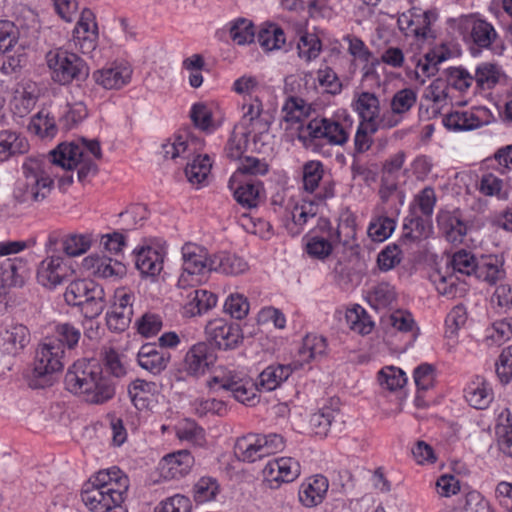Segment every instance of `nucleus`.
Masks as SVG:
<instances>
[{"mask_svg": "<svg viewBox=\"0 0 512 512\" xmlns=\"http://www.w3.org/2000/svg\"><path fill=\"white\" fill-rule=\"evenodd\" d=\"M80 338V330L72 324L57 325L55 336L45 338L36 349L33 367L26 376L28 386L32 389H44L52 386L56 381L57 374L64 367L62 362L64 347L74 349Z\"/></svg>", "mask_w": 512, "mask_h": 512, "instance_id": "f257e3e1", "label": "nucleus"}, {"mask_svg": "<svg viewBox=\"0 0 512 512\" xmlns=\"http://www.w3.org/2000/svg\"><path fill=\"white\" fill-rule=\"evenodd\" d=\"M64 383L68 391L85 394L86 401L92 404H103L112 399L117 386L114 377L90 361H77L69 367Z\"/></svg>", "mask_w": 512, "mask_h": 512, "instance_id": "f03ea898", "label": "nucleus"}, {"mask_svg": "<svg viewBox=\"0 0 512 512\" xmlns=\"http://www.w3.org/2000/svg\"><path fill=\"white\" fill-rule=\"evenodd\" d=\"M23 178L19 179L13 192L19 204L42 202L51 193L54 180L42 168V161L30 158L22 166Z\"/></svg>", "mask_w": 512, "mask_h": 512, "instance_id": "7ed1b4c3", "label": "nucleus"}, {"mask_svg": "<svg viewBox=\"0 0 512 512\" xmlns=\"http://www.w3.org/2000/svg\"><path fill=\"white\" fill-rule=\"evenodd\" d=\"M64 299L69 306L80 308L82 315L87 319L97 318L107 305L103 287L91 279L70 281Z\"/></svg>", "mask_w": 512, "mask_h": 512, "instance_id": "20e7f679", "label": "nucleus"}, {"mask_svg": "<svg viewBox=\"0 0 512 512\" xmlns=\"http://www.w3.org/2000/svg\"><path fill=\"white\" fill-rule=\"evenodd\" d=\"M47 64L52 70L55 82L66 85L73 80H86L89 76V67L77 54L58 49L47 54Z\"/></svg>", "mask_w": 512, "mask_h": 512, "instance_id": "39448f33", "label": "nucleus"}, {"mask_svg": "<svg viewBox=\"0 0 512 512\" xmlns=\"http://www.w3.org/2000/svg\"><path fill=\"white\" fill-rule=\"evenodd\" d=\"M48 156L51 164L66 170H73L81 164L77 173L80 182L84 181L90 173L96 174L98 172L97 165L90 159H84L82 147L74 142L59 144L49 152Z\"/></svg>", "mask_w": 512, "mask_h": 512, "instance_id": "423d86ee", "label": "nucleus"}, {"mask_svg": "<svg viewBox=\"0 0 512 512\" xmlns=\"http://www.w3.org/2000/svg\"><path fill=\"white\" fill-rule=\"evenodd\" d=\"M322 138L327 139L331 145L342 146L347 143L349 133L340 122L330 118L312 119L299 129L298 139L304 144L307 140L312 142Z\"/></svg>", "mask_w": 512, "mask_h": 512, "instance_id": "0eeeda50", "label": "nucleus"}, {"mask_svg": "<svg viewBox=\"0 0 512 512\" xmlns=\"http://www.w3.org/2000/svg\"><path fill=\"white\" fill-rule=\"evenodd\" d=\"M125 479L119 482L120 490L113 491L112 488L102 486V488L85 483L81 492V498L84 504L93 512H107L110 508H116L125 498Z\"/></svg>", "mask_w": 512, "mask_h": 512, "instance_id": "6e6552de", "label": "nucleus"}, {"mask_svg": "<svg viewBox=\"0 0 512 512\" xmlns=\"http://www.w3.org/2000/svg\"><path fill=\"white\" fill-rule=\"evenodd\" d=\"M217 360L215 347L209 342H198L186 352L179 369L180 373L198 378L204 375Z\"/></svg>", "mask_w": 512, "mask_h": 512, "instance_id": "1a4fd4ad", "label": "nucleus"}, {"mask_svg": "<svg viewBox=\"0 0 512 512\" xmlns=\"http://www.w3.org/2000/svg\"><path fill=\"white\" fill-rule=\"evenodd\" d=\"M205 332L209 343H214L215 347L223 350L236 348L243 338L238 324L228 323L223 319L208 322Z\"/></svg>", "mask_w": 512, "mask_h": 512, "instance_id": "9d476101", "label": "nucleus"}, {"mask_svg": "<svg viewBox=\"0 0 512 512\" xmlns=\"http://www.w3.org/2000/svg\"><path fill=\"white\" fill-rule=\"evenodd\" d=\"M74 270L60 256H50L43 260L37 271V281L49 289L69 281Z\"/></svg>", "mask_w": 512, "mask_h": 512, "instance_id": "9b49d317", "label": "nucleus"}, {"mask_svg": "<svg viewBox=\"0 0 512 512\" xmlns=\"http://www.w3.org/2000/svg\"><path fill=\"white\" fill-rule=\"evenodd\" d=\"M194 462L190 450H174L161 458L159 470L167 479L181 478L190 472Z\"/></svg>", "mask_w": 512, "mask_h": 512, "instance_id": "f8f14e48", "label": "nucleus"}, {"mask_svg": "<svg viewBox=\"0 0 512 512\" xmlns=\"http://www.w3.org/2000/svg\"><path fill=\"white\" fill-rule=\"evenodd\" d=\"M215 385H218L219 389L231 391L234 398L243 404L253 406L258 401L253 385L248 386V382L236 376L213 377L209 381V387L213 388Z\"/></svg>", "mask_w": 512, "mask_h": 512, "instance_id": "ddd939ff", "label": "nucleus"}, {"mask_svg": "<svg viewBox=\"0 0 512 512\" xmlns=\"http://www.w3.org/2000/svg\"><path fill=\"white\" fill-rule=\"evenodd\" d=\"M180 296L186 300L184 303L185 314L191 317L207 312L217 303L215 294L193 287L181 291Z\"/></svg>", "mask_w": 512, "mask_h": 512, "instance_id": "4468645a", "label": "nucleus"}, {"mask_svg": "<svg viewBox=\"0 0 512 512\" xmlns=\"http://www.w3.org/2000/svg\"><path fill=\"white\" fill-rule=\"evenodd\" d=\"M84 266L87 269H92L93 274L100 278H122L127 272L126 266L122 262L98 254L86 257Z\"/></svg>", "mask_w": 512, "mask_h": 512, "instance_id": "2eb2a0df", "label": "nucleus"}, {"mask_svg": "<svg viewBox=\"0 0 512 512\" xmlns=\"http://www.w3.org/2000/svg\"><path fill=\"white\" fill-rule=\"evenodd\" d=\"M30 341V334L22 324L12 325L0 334V353L16 356Z\"/></svg>", "mask_w": 512, "mask_h": 512, "instance_id": "dca6fc26", "label": "nucleus"}, {"mask_svg": "<svg viewBox=\"0 0 512 512\" xmlns=\"http://www.w3.org/2000/svg\"><path fill=\"white\" fill-rule=\"evenodd\" d=\"M328 487V480L322 475L309 478L299 488V501L306 507L317 506L324 500Z\"/></svg>", "mask_w": 512, "mask_h": 512, "instance_id": "f3484780", "label": "nucleus"}, {"mask_svg": "<svg viewBox=\"0 0 512 512\" xmlns=\"http://www.w3.org/2000/svg\"><path fill=\"white\" fill-rule=\"evenodd\" d=\"M209 270L236 276L248 270V264L241 257L221 252L209 258Z\"/></svg>", "mask_w": 512, "mask_h": 512, "instance_id": "a211bd4d", "label": "nucleus"}, {"mask_svg": "<svg viewBox=\"0 0 512 512\" xmlns=\"http://www.w3.org/2000/svg\"><path fill=\"white\" fill-rule=\"evenodd\" d=\"M130 77L131 71L119 66L96 70L92 74L94 82L104 89H120L129 82Z\"/></svg>", "mask_w": 512, "mask_h": 512, "instance_id": "6ab92c4d", "label": "nucleus"}, {"mask_svg": "<svg viewBox=\"0 0 512 512\" xmlns=\"http://www.w3.org/2000/svg\"><path fill=\"white\" fill-rule=\"evenodd\" d=\"M135 257V266L143 275L156 276L163 268L161 254L151 247L140 248Z\"/></svg>", "mask_w": 512, "mask_h": 512, "instance_id": "aec40b11", "label": "nucleus"}, {"mask_svg": "<svg viewBox=\"0 0 512 512\" xmlns=\"http://www.w3.org/2000/svg\"><path fill=\"white\" fill-rule=\"evenodd\" d=\"M182 259L183 271L190 275L201 274L205 268L209 269V258L197 245L185 244L182 247Z\"/></svg>", "mask_w": 512, "mask_h": 512, "instance_id": "412c9836", "label": "nucleus"}, {"mask_svg": "<svg viewBox=\"0 0 512 512\" xmlns=\"http://www.w3.org/2000/svg\"><path fill=\"white\" fill-rule=\"evenodd\" d=\"M488 123V121L482 122L477 115L467 111H455L443 118V125L454 131H471Z\"/></svg>", "mask_w": 512, "mask_h": 512, "instance_id": "4be33fe9", "label": "nucleus"}, {"mask_svg": "<svg viewBox=\"0 0 512 512\" xmlns=\"http://www.w3.org/2000/svg\"><path fill=\"white\" fill-rule=\"evenodd\" d=\"M28 149L25 138L14 131H0V161L8 160L16 154H23Z\"/></svg>", "mask_w": 512, "mask_h": 512, "instance_id": "5701e85b", "label": "nucleus"}, {"mask_svg": "<svg viewBox=\"0 0 512 512\" xmlns=\"http://www.w3.org/2000/svg\"><path fill=\"white\" fill-rule=\"evenodd\" d=\"M496 36V31L490 23L484 20L476 21L472 27L471 37L477 47L470 48L471 54L477 56L480 53V49L488 48Z\"/></svg>", "mask_w": 512, "mask_h": 512, "instance_id": "b1692460", "label": "nucleus"}, {"mask_svg": "<svg viewBox=\"0 0 512 512\" xmlns=\"http://www.w3.org/2000/svg\"><path fill=\"white\" fill-rule=\"evenodd\" d=\"M475 267L476 272L474 278L485 281L490 285L496 284L498 280H501L505 276V271L499 266L496 257H481L479 264Z\"/></svg>", "mask_w": 512, "mask_h": 512, "instance_id": "393cba45", "label": "nucleus"}, {"mask_svg": "<svg viewBox=\"0 0 512 512\" xmlns=\"http://www.w3.org/2000/svg\"><path fill=\"white\" fill-rule=\"evenodd\" d=\"M261 188L262 182L248 181L239 184L237 188L233 187V196L237 203L240 204L243 208H255L258 205V199Z\"/></svg>", "mask_w": 512, "mask_h": 512, "instance_id": "a878e982", "label": "nucleus"}, {"mask_svg": "<svg viewBox=\"0 0 512 512\" xmlns=\"http://www.w3.org/2000/svg\"><path fill=\"white\" fill-rule=\"evenodd\" d=\"M292 373L290 365L269 366L259 375V385L267 391L276 389L281 382L288 379Z\"/></svg>", "mask_w": 512, "mask_h": 512, "instance_id": "bb28decb", "label": "nucleus"}, {"mask_svg": "<svg viewBox=\"0 0 512 512\" xmlns=\"http://www.w3.org/2000/svg\"><path fill=\"white\" fill-rule=\"evenodd\" d=\"M257 40L266 51L280 49L286 41L284 31L275 24L261 28L257 34Z\"/></svg>", "mask_w": 512, "mask_h": 512, "instance_id": "cd10ccee", "label": "nucleus"}, {"mask_svg": "<svg viewBox=\"0 0 512 512\" xmlns=\"http://www.w3.org/2000/svg\"><path fill=\"white\" fill-rule=\"evenodd\" d=\"M370 305L376 310L389 308L396 301V292L388 283H380L368 295Z\"/></svg>", "mask_w": 512, "mask_h": 512, "instance_id": "c85d7f7f", "label": "nucleus"}, {"mask_svg": "<svg viewBox=\"0 0 512 512\" xmlns=\"http://www.w3.org/2000/svg\"><path fill=\"white\" fill-rule=\"evenodd\" d=\"M212 163L208 155H198L185 168V175L192 184H201L210 173Z\"/></svg>", "mask_w": 512, "mask_h": 512, "instance_id": "c756f323", "label": "nucleus"}, {"mask_svg": "<svg viewBox=\"0 0 512 512\" xmlns=\"http://www.w3.org/2000/svg\"><path fill=\"white\" fill-rule=\"evenodd\" d=\"M221 488L216 478L210 476L201 477L194 485V500L197 503H205L216 499Z\"/></svg>", "mask_w": 512, "mask_h": 512, "instance_id": "7c9ffc66", "label": "nucleus"}, {"mask_svg": "<svg viewBox=\"0 0 512 512\" xmlns=\"http://www.w3.org/2000/svg\"><path fill=\"white\" fill-rule=\"evenodd\" d=\"M270 471L274 472L277 470L278 475L274 478V481L278 482H291L297 478L300 474V465L292 457H282L277 459L274 463L269 464Z\"/></svg>", "mask_w": 512, "mask_h": 512, "instance_id": "2f4dec72", "label": "nucleus"}, {"mask_svg": "<svg viewBox=\"0 0 512 512\" xmlns=\"http://www.w3.org/2000/svg\"><path fill=\"white\" fill-rule=\"evenodd\" d=\"M356 110L363 121H372L379 118L380 102L374 93L362 92L356 101Z\"/></svg>", "mask_w": 512, "mask_h": 512, "instance_id": "473e14b6", "label": "nucleus"}, {"mask_svg": "<svg viewBox=\"0 0 512 512\" xmlns=\"http://www.w3.org/2000/svg\"><path fill=\"white\" fill-rule=\"evenodd\" d=\"M324 176V167L320 161L310 160L302 167L303 188L306 192L313 193Z\"/></svg>", "mask_w": 512, "mask_h": 512, "instance_id": "72a5a7b5", "label": "nucleus"}, {"mask_svg": "<svg viewBox=\"0 0 512 512\" xmlns=\"http://www.w3.org/2000/svg\"><path fill=\"white\" fill-rule=\"evenodd\" d=\"M479 260L471 252L461 249L453 254L450 265L453 272L474 277L476 272V267L474 266L479 264Z\"/></svg>", "mask_w": 512, "mask_h": 512, "instance_id": "f704fd0d", "label": "nucleus"}, {"mask_svg": "<svg viewBox=\"0 0 512 512\" xmlns=\"http://www.w3.org/2000/svg\"><path fill=\"white\" fill-rule=\"evenodd\" d=\"M269 171V165L261 159L256 157L247 156L245 157L241 165L237 168L235 174L230 178L228 187L233 189V185L236 182L239 174L243 175H265Z\"/></svg>", "mask_w": 512, "mask_h": 512, "instance_id": "c9c22d12", "label": "nucleus"}, {"mask_svg": "<svg viewBox=\"0 0 512 512\" xmlns=\"http://www.w3.org/2000/svg\"><path fill=\"white\" fill-rule=\"evenodd\" d=\"M378 381L380 385L386 389L395 391L406 384L407 377L402 369L394 366H387L378 372Z\"/></svg>", "mask_w": 512, "mask_h": 512, "instance_id": "e433bc0d", "label": "nucleus"}, {"mask_svg": "<svg viewBox=\"0 0 512 512\" xmlns=\"http://www.w3.org/2000/svg\"><path fill=\"white\" fill-rule=\"evenodd\" d=\"M465 397L470 406L485 409L492 401V393L487 389L485 381L473 383L465 390Z\"/></svg>", "mask_w": 512, "mask_h": 512, "instance_id": "4c0bfd02", "label": "nucleus"}, {"mask_svg": "<svg viewBox=\"0 0 512 512\" xmlns=\"http://www.w3.org/2000/svg\"><path fill=\"white\" fill-rule=\"evenodd\" d=\"M338 414L339 411L327 407L312 414L309 420L311 432L318 436H326L335 415Z\"/></svg>", "mask_w": 512, "mask_h": 512, "instance_id": "58836bf2", "label": "nucleus"}, {"mask_svg": "<svg viewBox=\"0 0 512 512\" xmlns=\"http://www.w3.org/2000/svg\"><path fill=\"white\" fill-rule=\"evenodd\" d=\"M230 37L238 45L251 43L255 36L253 23L245 18H238L231 23Z\"/></svg>", "mask_w": 512, "mask_h": 512, "instance_id": "ea45409f", "label": "nucleus"}, {"mask_svg": "<svg viewBox=\"0 0 512 512\" xmlns=\"http://www.w3.org/2000/svg\"><path fill=\"white\" fill-rule=\"evenodd\" d=\"M88 116V109L84 102L79 101L69 105V109L59 118V125L63 130H71Z\"/></svg>", "mask_w": 512, "mask_h": 512, "instance_id": "a19ab883", "label": "nucleus"}, {"mask_svg": "<svg viewBox=\"0 0 512 512\" xmlns=\"http://www.w3.org/2000/svg\"><path fill=\"white\" fill-rule=\"evenodd\" d=\"M2 54L6 57L0 68L4 74L16 73L27 64V54L22 44L16 46L11 53Z\"/></svg>", "mask_w": 512, "mask_h": 512, "instance_id": "79ce46f5", "label": "nucleus"}, {"mask_svg": "<svg viewBox=\"0 0 512 512\" xmlns=\"http://www.w3.org/2000/svg\"><path fill=\"white\" fill-rule=\"evenodd\" d=\"M19 31L14 23L4 20L0 21V54L11 53L13 49L20 45Z\"/></svg>", "mask_w": 512, "mask_h": 512, "instance_id": "37998d69", "label": "nucleus"}, {"mask_svg": "<svg viewBox=\"0 0 512 512\" xmlns=\"http://www.w3.org/2000/svg\"><path fill=\"white\" fill-rule=\"evenodd\" d=\"M395 229V221L388 216H380L371 222L368 227V235L373 241L383 242Z\"/></svg>", "mask_w": 512, "mask_h": 512, "instance_id": "c03bdc74", "label": "nucleus"}, {"mask_svg": "<svg viewBox=\"0 0 512 512\" xmlns=\"http://www.w3.org/2000/svg\"><path fill=\"white\" fill-rule=\"evenodd\" d=\"M132 315V307H115L113 311L107 313V326L112 331L122 332L129 326Z\"/></svg>", "mask_w": 512, "mask_h": 512, "instance_id": "a18cd8bd", "label": "nucleus"}, {"mask_svg": "<svg viewBox=\"0 0 512 512\" xmlns=\"http://www.w3.org/2000/svg\"><path fill=\"white\" fill-rule=\"evenodd\" d=\"M327 344L326 339L322 336L307 335L303 339L302 347L299 350L300 355L306 356V360L316 359L318 356L325 354Z\"/></svg>", "mask_w": 512, "mask_h": 512, "instance_id": "49530a36", "label": "nucleus"}, {"mask_svg": "<svg viewBox=\"0 0 512 512\" xmlns=\"http://www.w3.org/2000/svg\"><path fill=\"white\" fill-rule=\"evenodd\" d=\"M416 100L417 95L410 88H405L396 92L391 100L392 113L397 115L406 113L413 107Z\"/></svg>", "mask_w": 512, "mask_h": 512, "instance_id": "de8ad7c7", "label": "nucleus"}, {"mask_svg": "<svg viewBox=\"0 0 512 512\" xmlns=\"http://www.w3.org/2000/svg\"><path fill=\"white\" fill-rule=\"evenodd\" d=\"M321 51V41L315 34H305L298 43V55L311 61L318 57Z\"/></svg>", "mask_w": 512, "mask_h": 512, "instance_id": "09e8293b", "label": "nucleus"}, {"mask_svg": "<svg viewBox=\"0 0 512 512\" xmlns=\"http://www.w3.org/2000/svg\"><path fill=\"white\" fill-rule=\"evenodd\" d=\"M170 360L171 354L168 351H165L158 354L149 355L145 358L138 359L137 361L141 368L149 371L154 375H157L166 369Z\"/></svg>", "mask_w": 512, "mask_h": 512, "instance_id": "8fccbe9b", "label": "nucleus"}, {"mask_svg": "<svg viewBox=\"0 0 512 512\" xmlns=\"http://www.w3.org/2000/svg\"><path fill=\"white\" fill-rule=\"evenodd\" d=\"M414 381L418 392L431 389L435 383V367L429 363L420 364L414 370Z\"/></svg>", "mask_w": 512, "mask_h": 512, "instance_id": "3c124183", "label": "nucleus"}, {"mask_svg": "<svg viewBox=\"0 0 512 512\" xmlns=\"http://www.w3.org/2000/svg\"><path fill=\"white\" fill-rule=\"evenodd\" d=\"M248 135V132L238 134L236 128L232 131L225 147V153L229 159L238 160L241 158L248 142Z\"/></svg>", "mask_w": 512, "mask_h": 512, "instance_id": "603ef678", "label": "nucleus"}, {"mask_svg": "<svg viewBox=\"0 0 512 512\" xmlns=\"http://www.w3.org/2000/svg\"><path fill=\"white\" fill-rule=\"evenodd\" d=\"M90 246L91 239L87 235H72L63 242V250L70 257L86 253Z\"/></svg>", "mask_w": 512, "mask_h": 512, "instance_id": "864d4df0", "label": "nucleus"}, {"mask_svg": "<svg viewBox=\"0 0 512 512\" xmlns=\"http://www.w3.org/2000/svg\"><path fill=\"white\" fill-rule=\"evenodd\" d=\"M191 501L188 497L176 494L159 503L155 512H191Z\"/></svg>", "mask_w": 512, "mask_h": 512, "instance_id": "5fc2aeb1", "label": "nucleus"}, {"mask_svg": "<svg viewBox=\"0 0 512 512\" xmlns=\"http://www.w3.org/2000/svg\"><path fill=\"white\" fill-rule=\"evenodd\" d=\"M401 262V250L397 244L386 246L377 257L379 269L388 271Z\"/></svg>", "mask_w": 512, "mask_h": 512, "instance_id": "6e6d98bb", "label": "nucleus"}, {"mask_svg": "<svg viewBox=\"0 0 512 512\" xmlns=\"http://www.w3.org/2000/svg\"><path fill=\"white\" fill-rule=\"evenodd\" d=\"M225 312L229 313L235 319L244 318L249 311L247 298L241 294H231L224 304Z\"/></svg>", "mask_w": 512, "mask_h": 512, "instance_id": "4d7b16f0", "label": "nucleus"}, {"mask_svg": "<svg viewBox=\"0 0 512 512\" xmlns=\"http://www.w3.org/2000/svg\"><path fill=\"white\" fill-rule=\"evenodd\" d=\"M495 365L498 378L507 384L512 378V345L503 349Z\"/></svg>", "mask_w": 512, "mask_h": 512, "instance_id": "13d9d810", "label": "nucleus"}, {"mask_svg": "<svg viewBox=\"0 0 512 512\" xmlns=\"http://www.w3.org/2000/svg\"><path fill=\"white\" fill-rule=\"evenodd\" d=\"M162 328V319L157 314L145 313L137 320L138 332L145 336H153L157 334Z\"/></svg>", "mask_w": 512, "mask_h": 512, "instance_id": "bf43d9fd", "label": "nucleus"}, {"mask_svg": "<svg viewBox=\"0 0 512 512\" xmlns=\"http://www.w3.org/2000/svg\"><path fill=\"white\" fill-rule=\"evenodd\" d=\"M190 118L194 125L203 131H207L210 128H213L212 113L209 111L205 104H194L190 111Z\"/></svg>", "mask_w": 512, "mask_h": 512, "instance_id": "052dcab7", "label": "nucleus"}, {"mask_svg": "<svg viewBox=\"0 0 512 512\" xmlns=\"http://www.w3.org/2000/svg\"><path fill=\"white\" fill-rule=\"evenodd\" d=\"M177 436L180 440H186L195 446H203L205 442L204 430L194 422H188L178 428Z\"/></svg>", "mask_w": 512, "mask_h": 512, "instance_id": "680f3d73", "label": "nucleus"}, {"mask_svg": "<svg viewBox=\"0 0 512 512\" xmlns=\"http://www.w3.org/2000/svg\"><path fill=\"white\" fill-rule=\"evenodd\" d=\"M332 244L325 238L320 236L311 237L306 244L307 253L318 259L328 257L332 252Z\"/></svg>", "mask_w": 512, "mask_h": 512, "instance_id": "e2e57ef3", "label": "nucleus"}, {"mask_svg": "<svg viewBox=\"0 0 512 512\" xmlns=\"http://www.w3.org/2000/svg\"><path fill=\"white\" fill-rule=\"evenodd\" d=\"M103 364L104 373L111 375L116 381L126 373L125 368L119 359L118 353L113 349L105 352Z\"/></svg>", "mask_w": 512, "mask_h": 512, "instance_id": "0e129e2a", "label": "nucleus"}, {"mask_svg": "<svg viewBox=\"0 0 512 512\" xmlns=\"http://www.w3.org/2000/svg\"><path fill=\"white\" fill-rule=\"evenodd\" d=\"M467 233V228L465 223L455 217L449 216L446 223V239L451 243H461L463 241V237Z\"/></svg>", "mask_w": 512, "mask_h": 512, "instance_id": "69168bd1", "label": "nucleus"}, {"mask_svg": "<svg viewBox=\"0 0 512 512\" xmlns=\"http://www.w3.org/2000/svg\"><path fill=\"white\" fill-rule=\"evenodd\" d=\"M318 81L321 86L327 88V92L330 94L336 95L342 90V83L330 67L318 71Z\"/></svg>", "mask_w": 512, "mask_h": 512, "instance_id": "338daca9", "label": "nucleus"}, {"mask_svg": "<svg viewBox=\"0 0 512 512\" xmlns=\"http://www.w3.org/2000/svg\"><path fill=\"white\" fill-rule=\"evenodd\" d=\"M475 80L479 87L483 88L485 84L495 85L498 82V73L495 64L483 63L476 69Z\"/></svg>", "mask_w": 512, "mask_h": 512, "instance_id": "774afa93", "label": "nucleus"}]
</instances>
